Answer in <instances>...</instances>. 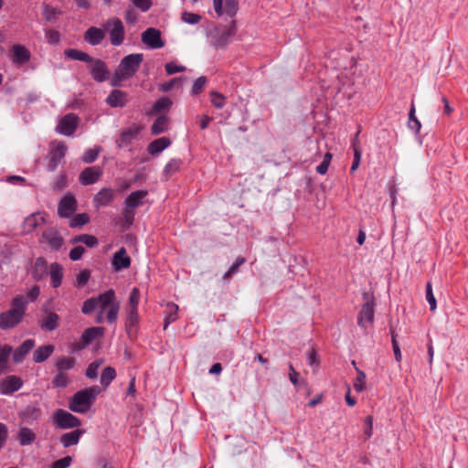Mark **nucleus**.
<instances>
[{"label":"nucleus","mask_w":468,"mask_h":468,"mask_svg":"<svg viewBox=\"0 0 468 468\" xmlns=\"http://www.w3.org/2000/svg\"><path fill=\"white\" fill-rule=\"evenodd\" d=\"M356 373H357V376L354 380L353 386L356 392H361L365 388L367 377H366V374L357 367H356Z\"/></svg>","instance_id":"47"},{"label":"nucleus","mask_w":468,"mask_h":468,"mask_svg":"<svg viewBox=\"0 0 468 468\" xmlns=\"http://www.w3.org/2000/svg\"><path fill=\"white\" fill-rule=\"evenodd\" d=\"M35 346V341L32 339H27L24 341L21 346L14 352L13 358L14 361L19 363L23 361L25 356L29 353V351Z\"/></svg>","instance_id":"25"},{"label":"nucleus","mask_w":468,"mask_h":468,"mask_svg":"<svg viewBox=\"0 0 468 468\" xmlns=\"http://www.w3.org/2000/svg\"><path fill=\"white\" fill-rule=\"evenodd\" d=\"M373 435V417L367 416L365 419V427H364V437L365 440H368Z\"/></svg>","instance_id":"58"},{"label":"nucleus","mask_w":468,"mask_h":468,"mask_svg":"<svg viewBox=\"0 0 468 468\" xmlns=\"http://www.w3.org/2000/svg\"><path fill=\"white\" fill-rule=\"evenodd\" d=\"M225 101H226V97L223 96L222 94L217 92V91H212L210 93V101L211 103L218 109H221L225 106Z\"/></svg>","instance_id":"51"},{"label":"nucleus","mask_w":468,"mask_h":468,"mask_svg":"<svg viewBox=\"0 0 468 468\" xmlns=\"http://www.w3.org/2000/svg\"><path fill=\"white\" fill-rule=\"evenodd\" d=\"M90 73L92 78L97 81H104L109 77V70L102 60L97 59L92 61Z\"/></svg>","instance_id":"22"},{"label":"nucleus","mask_w":468,"mask_h":468,"mask_svg":"<svg viewBox=\"0 0 468 468\" xmlns=\"http://www.w3.org/2000/svg\"><path fill=\"white\" fill-rule=\"evenodd\" d=\"M49 275L51 279V285L58 288L61 285L63 279V268L60 264L54 262L49 267Z\"/></svg>","instance_id":"26"},{"label":"nucleus","mask_w":468,"mask_h":468,"mask_svg":"<svg viewBox=\"0 0 468 468\" xmlns=\"http://www.w3.org/2000/svg\"><path fill=\"white\" fill-rule=\"evenodd\" d=\"M46 214L42 212L32 213L27 217L23 222V231L26 233H31L36 229L41 227L46 223Z\"/></svg>","instance_id":"14"},{"label":"nucleus","mask_w":468,"mask_h":468,"mask_svg":"<svg viewBox=\"0 0 468 468\" xmlns=\"http://www.w3.org/2000/svg\"><path fill=\"white\" fill-rule=\"evenodd\" d=\"M17 438L20 445L27 446L32 444L36 440V433L29 428L22 427L19 429Z\"/></svg>","instance_id":"29"},{"label":"nucleus","mask_w":468,"mask_h":468,"mask_svg":"<svg viewBox=\"0 0 468 468\" xmlns=\"http://www.w3.org/2000/svg\"><path fill=\"white\" fill-rule=\"evenodd\" d=\"M235 34L236 25L235 22L232 21L229 26L216 30V35L212 39V45L216 48L225 47L230 42V39L235 36Z\"/></svg>","instance_id":"7"},{"label":"nucleus","mask_w":468,"mask_h":468,"mask_svg":"<svg viewBox=\"0 0 468 468\" xmlns=\"http://www.w3.org/2000/svg\"><path fill=\"white\" fill-rule=\"evenodd\" d=\"M142 54H130L125 56L115 69L111 83L112 86H119L121 82L131 79L140 68L143 62Z\"/></svg>","instance_id":"2"},{"label":"nucleus","mask_w":468,"mask_h":468,"mask_svg":"<svg viewBox=\"0 0 468 468\" xmlns=\"http://www.w3.org/2000/svg\"><path fill=\"white\" fill-rule=\"evenodd\" d=\"M213 7L218 16L233 17L239 10V4L237 0H213Z\"/></svg>","instance_id":"11"},{"label":"nucleus","mask_w":468,"mask_h":468,"mask_svg":"<svg viewBox=\"0 0 468 468\" xmlns=\"http://www.w3.org/2000/svg\"><path fill=\"white\" fill-rule=\"evenodd\" d=\"M90 271L89 270L81 271L77 276V286L82 287L86 285L90 280Z\"/></svg>","instance_id":"61"},{"label":"nucleus","mask_w":468,"mask_h":468,"mask_svg":"<svg viewBox=\"0 0 468 468\" xmlns=\"http://www.w3.org/2000/svg\"><path fill=\"white\" fill-rule=\"evenodd\" d=\"M116 371L113 367H108L103 369L101 376V384L107 388L111 382L115 378Z\"/></svg>","instance_id":"43"},{"label":"nucleus","mask_w":468,"mask_h":468,"mask_svg":"<svg viewBox=\"0 0 468 468\" xmlns=\"http://www.w3.org/2000/svg\"><path fill=\"white\" fill-rule=\"evenodd\" d=\"M353 149H354V160H353V164L351 166L352 172L356 171L358 168L360 160H361V155H362L357 140H355L353 142Z\"/></svg>","instance_id":"49"},{"label":"nucleus","mask_w":468,"mask_h":468,"mask_svg":"<svg viewBox=\"0 0 468 468\" xmlns=\"http://www.w3.org/2000/svg\"><path fill=\"white\" fill-rule=\"evenodd\" d=\"M30 51L22 45H15L12 48V61L18 65H23L30 59Z\"/></svg>","instance_id":"21"},{"label":"nucleus","mask_w":468,"mask_h":468,"mask_svg":"<svg viewBox=\"0 0 468 468\" xmlns=\"http://www.w3.org/2000/svg\"><path fill=\"white\" fill-rule=\"evenodd\" d=\"M77 210V200L71 194L64 196L58 203V213L61 218H69Z\"/></svg>","instance_id":"13"},{"label":"nucleus","mask_w":468,"mask_h":468,"mask_svg":"<svg viewBox=\"0 0 468 468\" xmlns=\"http://www.w3.org/2000/svg\"><path fill=\"white\" fill-rule=\"evenodd\" d=\"M206 83H207L206 77L197 78L193 84L192 90H191L192 94L197 95V94L200 93L203 90Z\"/></svg>","instance_id":"57"},{"label":"nucleus","mask_w":468,"mask_h":468,"mask_svg":"<svg viewBox=\"0 0 468 468\" xmlns=\"http://www.w3.org/2000/svg\"><path fill=\"white\" fill-rule=\"evenodd\" d=\"M42 242H46L48 244L51 250H58L63 244V239L61 236L54 229H48L43 232Z\"/></svg>","instance_id":"19"},{"label":"nucleus","mask_w":468,"mask_h":468,"mask_svg":"<svg viewBox=\"0 0 468 468\" xmlns=\"http://www.w3.org/2000/svg\"><path fill=\"white\" fill-rule=\"evenodd\" d=\"M54 423L60 429H72L80 426L79 418L64 410H57L53 414Z\"/></svg>","instance_id":"5"},{"label":"nucleus","mask_w":468,"mask_h":468,"mask_svg":"<svg viewBox=\"0 0 468 468\" xmlns=\"http://www.w3.org/2000/svg\"><path fill=\"white\" fill-rule=\"evenodd\" d=\"M41 417V410L37 405H28L24 412H23V418L27 421H33L37 420Z\"/></svg>","instance_id":"37"},{"label":"nucleus","mask_w":468,"mask_h":468,"mask_svg":"<svg viewBox=\"0 0 468 468\" xmlns=\"http://www.w3.org/2000/svg\"><path fill=\"white\" fill-rule=\"evenodd\" d=\"M65 56L69 58L74 59V60H80V61H85V62H92V58L88 55L87 53L75 49V48H69L66 49L64 52Z\"/></svg>","instance_id":"33"},{"label":"nucleus","mask_w":468,"mask_h":468,"mask_svg":"<svg viewBox=\"0 0 468 468\" xmlns=\"http://www.w3.org/2000/svg\"><path fill=\"white\" fill-rule=\"evenodd\" d=\"M52 383L56 388H66L70 383V379L66 372L58 371Z\"/></svg>","instance_id":"44"},{"label":"nucleus","mask_w":468,"mask_h":468,"mask_svg":"<svg viewBox=\"0 0 468 468\" xmlns=\"http://www.w3.org/2000/svg\"><path fill=\"white\" fill-rule=\"evenodd\" d=\"M142 42L151 49L161 48L165 46L160 30L154 27H149L143 32Z\"/></svg>","instance_id":"10"},{"label":"nucleus","mask_w":468,"mask_h":468,"mask_svg":"<svg viewBox=\"0 0 468 468\" xmlns=\"http://www.w3.org/2000/svg\"><path fill=\"white\" fill-rule=\"evenodd\" d=\"M140 300V291L133 288L130 293L127 308H138Z\"/></svg>","instance_id":"54"},{"label":"nucleus","mask_w":468,"mask_h":468,"mask_svg":"<svg viewBox=\"0 0 468 468\" xmlns=\"http://www.w3.org/2000/svg\"><path fill=\"white\" fill-rule=\"evenodd\" d=\"M90 221V217L87 213H80L75 215L70 222L69 227L70 228H79L85 224H87Z\"/></svg>","instance_id":"45"},{"label":"nucleus","mask_w":468,"mask_h":468,"mask_svg":"<svg viewBox=\"0 0 468 468\" xmlns=\"http://www.w3.org/2000/svg\"><path fill=\"white\" fill-rule=\"evenodd\" d=\"M96 306L97 305H96V302H95V297L90 298L83 303L81 311L83 314H89L92 311L96 310Z\"/></svg>","instance_id":"62"},{"label":"nucleus","mask_w":468,"mask_h":468,"mask_svg":"<svg viewBox=\"0 0 468 468\" xmlns=\"http://www.w3.org/2000/svg\"><path fill=\"white\" fill-rule=\"evenodd\" d=\"M167 314L165 317V329L177 319L178 305L174 303L166 304Z\"/></svg>","instance_id":"40"},{"label":"nucleus","mask_w":468,"mask_h":468,"mask_svg":"<svg viewBox=\"0 0 468 468\" xmlns=\"http://www.w3.org/2000/svg\"><path fill=\"white\" fill-rule=\"evenodd\" d=\"M331 159H332V154L329 153H326L324 156L323 162L316 167L317 173H319L320 175H324L327 172Z\"/></svg>","instance_id":"56"},{"label":"nucleus","mask_w":468,"mask_h":468,"mask_svg":"<svg viewBox=\"0 0 468 468\" xmlns=\"http://www.w3.org/2000/svg\"><path fill=\"white\" fill-rule=\"evenodd\" d=\"M59 15L60 11L58 8L51 6L46 3L42 4V16L47 21H55Z\"/></svg>","instance_id":"38"},{"label":"nucleus","mask_w":468,"mask_h":468,"mask_svg":"<svg viewBox=\"0 0 468 468\" xmlns=\"http://www.w3.org/2000/svg\"><path fill=\"white\" fill-rule=\"evenodd\" d=\"M112 267L114 271H119L122 269H128L131 265V259L128 256L126 250L121 248L112 258Z\"/></svg>","instance_id":"18"},{"label":"nucleus","mask_w":468,"mask_h":468,"mask_svg":"<svg viewBox=\"0 0 468 468\" xmlns=\"http://www.w3.org/2000/svg\"><path fill=\"white\" fill-rule=\"evenodd\" d=\"M81 242L87 245L90 248H92L98 244V239L95 236L90 235V234H82L74 237L71 239V243H78Z\"/></svg>","instance_id":"41"},{"label":"nucleus","mask_w":468,"mask_h":468,"mask_svg":"<svg viewBox=\"0 0 468 468\" xmlns=\"http://www.w3.org/2000/svg\"><path fill=\"white\" fill-rule=\"evenodd\" d=\"M59 316L55 313H48L40 322V327L47 331H53L58 325Z\"/></svg>","instance_id":"31"},{"label":"nucleus","mask_w":468,"mask_h":468,"mask_svg":"<svg viewBox=\"0 0 468 468\" xmlns=\"http://www.w3.org/2000/svg\"><path fill=\"white\" fill-rule=\"evenodd\" d=\"M102 175V169L99 166H90L85 168L80 175V182L83 186L96 183Z\"/></svg>","instance_id":"15"},{"label":"nucleus","mask_w":468,"mask_h":468,"mask_svg":"<svg viewBox=\"0 0 468 468\" xmlns=\"http://www.w3.org/2000/svg\"><path fill=\"white\" fill-rule=\"evenodd\" d=\"M101 392L97 385L77 391L69 401V409L76 413H87Z\"/></svg>","instance_id":"1"},{"label":"nucleus","mask_w":468,"mask_h":468,"mask_svg":"<svg viewBox=\"0 0 468 468\" xmlns=\"http://www.w3.org/2000/svg\"><path fill=\"white\" fill-rule=\"evenodd\" d=\"M169 119L167 116L158 117L151 127L154 135L160 134L168 129Z\"/></svg>","instance_id":"32"},{"label":"nucleus","mask_w":468,"mask_h":468,"mask_svg":"<svg viewBox=\"0 0 468 468\" xmlns=\"http://www.w3.org/2000/svg\"><path fill=\"white\" fill-rule=\"evenodd\" d=\"M244 262H245V258L238 257L236 259L235 262L229 267V271L224 274L223 279H229L233 274L238 272L239 266L242 265Z\"/></svg>","instance_id":"52"},{"label":"nucleus","mask_w":468,"mask_h":468,"mask_svg":"<svg viewBox=\"0 0 468 468\" xmlns=\"http://www.w3.org/2000/svg\"><path fill=\"white\" fill-rule=\"evenodd\" d=\"M426 301L430 304L431 311H432V312L435 311L437 308V303H436V299L432 292V286H431V282H428L426 285Z\"/></svg>","instance_id":"53"},{"label":"nucleus","mask_w":468,"mask_h":468,"mask_svg":"<svg viewBox=\"0 0 468 468\" xmlns=\"http://www.w3.org/2000/svg\"><path fill=\"white\" fill-rule=\"evenodd\" d=\"M53 351H54V346L52 345H46V346H39L38 348H37L34 351L33 360L36 363H42L51 356Z\"/></svg>","instance_id":"27"},{"label":"nucleus","mask_w":468,"mask_h":468,"mask_svg":"<svg viewBox=\"0 0 468 468\" xmlns=\"http://www.w3.org/2000/svg\"><path fill=\"white\" fill-rule=\"evenodd\" d=\"M147 195V190L133 191L125 198L124 206L134 210L136 207H141L144 204V199Z\"/></svg>","instance_id":"20"},{"label":"nucleus","mask_w":468,"mask_h":468,"mask_svg":"<svg viewBox=\"0 0 468 468\" xmlns=\"http://www.w3.org/2000/svg\"><path fill=\"white\" fill-rule=\"evenodd\" d=\"M115 196V191L110 187L101 189L93 198V203L96 207H106L110 205Z\"/></svg>","instance_id":"16"},{"label":"nucleus","mask_w":468,"mask_h":468,"mask_svg":"<svg viewBox=\"0 0 468 468\" xmlns=\"http://www.w3.org/2000/svg\"><path fill=\"white\" fill-rule=\"evenodd\" d=\"M172 101L167 97H162L155 101L151 111V114H158L170 109Z\"/></svg>","instance_id":"35"},{"label":"nucleus","mask_w":468,"mask_h":468,"mask_svg":"<svg viewBox=\"0 0 468 468\" xmlns=\"http://www.w3.org/2000/svg\"><path fill=\"white\" fill-rule=\"evenodd\" d=\"M76 359L71 356H63L58 359L56 362V367L58 371L66 372L74 367Z\"/></svg>","instance_id":"39"},{"label":"nucleus","mask_w":468,"mask_h":468,"mask_svg":"<svg viewBox=\"0 0 468 468\" xmlns=\"http://www.w3.org/2000/svg\"><path fill=\"white\" fill-rule=\"evenodd\" d=\"M171 144V141L167 137H161L153 141L148 145V153L151 154H157L164 151Z\"/></svg>","instance_id":"28"},{"label":"nucleus","mask_w":468,"mask_h":468,"mask_svg":"<svg viewBox=\"0 0 468 468\" xmlns=\"http://www.w3.org/2000/svg\"><path fill=\"white\" fill-rule=\"evenodd\" d=\"M12 351V347L7 345L0 346V374L7 370V361Z\"/></svg>","instance_id":"36"},{"label":"nucleus","mask_w":468,"mask_h":468,"mask_svg":"<svg viewBox=\"0 0 468 468\" xmlns=\"http://www.w3.org/2000/svg\"><path fill=\"white\" fill-rule=\"evenodd\" d=\"M105 37L103 29L91 27L84 34V39L91 46L99 45Z\"/></svg>","instance_id":"23"},{"label":"nucleus","mask_w":468,"mask_h":468,"mask_svg":"<svg viewBox=\"0 0 468 468\" xmlns=\"http://www.w3.org/2000/svg\"><path fill=\"white\" fill-rule=\"evenodd\" d=\"M106 101L112 107H122L127 102L126 93L119 90H114L109 94Z\"/></svg>","instance_id":"24"},{"label":"nucleus","mask_w":468,"mask_h":468,"mask_svg":"<svg viewBox=\"0 0 468 468\" xmlns=\"http://www.w3.org/2000/svg\"><path fill=\"white\" fill-rule=\"evenodd\" d=\"M45 35L49 44L55 45L59 42V34L58 31L49 29L46 31Z\"/></svg>","instance_id":"63"},{"label":"nucleus","mask_w":468,"mask_h":468,"mask_svg":"<svg viewBox=\"0 0 468 468\" xmlns=\"http://www.w3.org/2000/svg\"><path fill=\"white\" fill-rule=\"evenodd\" d=\"M78 123V116L69 113L59 120L56 131L62 135L70 136L77 129Z\"/></svg>","instance_id":"12"},{"label":"nucleus","mask_w":468,"mask_h":468,"mask_svg":"<svg viewBox=\"0 0 468 468\" xmlns=\"http://www.w3.org/2000/svg\"><path fill=\"white\" fill-rule=\"evenodd\" d=\"M102 360H97L90 363L86 370V377L90 379H95L98 377V369L102 364Z\"/></svg>","instance_id":"50"},{"label":"nucleus","mask_w":468,"mask_h":468,"mask_svg":"<svg viewBox=\"0 0 468 468\" xmlns=\"http://www.w3.org/2000/svg\"><path fill=\"white\" fill-rule=\"evenodd\" d=\"M27 310V301L24 295L16 296L8 311L0 314V328L8 330L16 326L23 319Z\"/></svg>","instance_id":"3"},{"label":"nucleus","mask_w":468,"mask_h":468,"mask_svg":"<svg viewBox=\"0 0 468 468\" xmlns=\"http://www.w3.org/2000/svg\"><path fill=\"white\" fill-rule=\"evenodd\" d=\"M165 71L168 75L186 71V67L177 65L175 62L165 64Z\"/></svg>","instance_id":"60"},{"label":"nucleus","mask_w":468,"mask_h":468,"mask_svg":"<svg viewBox=\"0 0 468 468\" xmlns=\"http://www.w3.org/2000/svg\"><path fill=\"white\" fill-rule=\"evenodd\" d=\"M138 308H126V326L131 329L138 322Z\"/></svg>","instance_id":"46"},{"label":"nucleus","mask_w":468,"mask_h":468,"mask_svg":"<svg viewBox=\"0 0 468 468\" xmlns=\"http://www.w3.org/2000/svg\"><path fill=\"white\" fill-rule=\"evenodd\" d=\"M104 329L102 327H90L86 329L82 334V340L85 344L90 343L92 340L102 336Z\"/></svg>","instance_id":"34"},{"label":"nucleus","mask_w":468,"mask_h":468,"mask_svg":"<svg viewBox=\"0 0 468 468\" xmlns=\"http://www.w3.org/2000/svg\"><path fill=\"white\" fill-rule=\"evenodd\" d=\"M182 20L185 22V23H187V24H190V25H195V24H197L200 19H201V16L199 15H197V14H194V13H189V12H184L182 13Z\"/></svg>","instance_id":"59"},{"label":"nucleus","mask_w":468,"mask_h":468,"mask_svg":"<svg viewBox=\"0 0 468 468\" xmlns=\"http://www.w3.org/2000/svg\"><path fill=\"white\" fill-rule=\"evenodd\" d=\"M22 387V381L16 376H9L0 383V394L9 395Z\"/></svg>","instance_id":"17"},{"label":"nucleus","mask_w":468,"mask_h":468,"mask_svg":"<svg viewBox=\"0 0 468 468\" xmlns=\"http://www.w3.org/2000/svg\"><path fill=\"white\" fill-rule=\"evenodd\" d=\"M71 461V457L66 456L62 459L54 462L51 468H67L70 465Z\"/></svg>","instance_id":"64"},{"label":"nucleus","mask_w":468,"mask_h":468,"mask_svg":"<svg viewBox=\"0 0 468 468\" xmlns=\"http://www.w3.org/2000/svg\"><path fill=\"white\" fill-rule=\"evenodd\" d=\"M105 29L109 32L111 43L119 46L124 39V27L118 18H111L105 24Z\"/></svg>","instance_id":"6"},{"label":"nucleus","mask_w":468,"mask_h":468,"mask_svg":"<svg viewBox=\"0 0 468 468\" xmlns=\"http://www.w3.org/2000/svg\"><path fill=\"white\" fill-rule=\"evenodd\" d=\"M98 154H99V149H97V148L88 149L83 154L82 161L87 164L92 163L97 159Z\"/></svg>","instance_id":"55"},{"label":"nucleus","mask_w":468,"mask_h":468,"mask_svg":"<svg viewBox=\"0 0 468 468\" xmlns=\"http://www.w3.org/2000/svg\"><path fill=\"white\" fill-rule=\"evenodd\" d=\"M367 302L363 304L362 309L359 313L357 323L358 325L364 329H367L372 325L374 322V301L369 300L365 294Z\"/></svg>","instance_id":"9"},{"label":"nucleus","mask_w":468,"mask_h":468,"mask_svg":"<svg viewBox=\"0 0 468 468\" xmlns=\"http://www.w3.org/2000/svg\"><path fill=\"white\" fill-rule=\"evenodd\" d=\"M67 152V146L62 142L54 141L50 144L49 163L48 165L49 171H54L60 161L64 158Z\"/></svg>","instance_id":"8"},{"label":"nucleus","mask_w":468,"mask_h":468,"mask_svg":"<svg viewBox=\"0 0 468 468\" xmlns=\"http://www.w3.org/2000/svg\"><path fill=\"white\" fill-rule=\"evenodd\" d=\"M184 80L185 79L182 78V77H180V78H174L171 80H169L168 82L160 84L159 85V90L161 91H163V92L169 91L172 89H174L175 87L181 86Z\"/></svg>","instance_id":"48"},{"label":"nucleus","mask_w":468,"mask_h":468,"mask_svg":"<svg viewBox=\"0 0 468 468\" xmlns=\"http://www.w3.org/2000/svg\"><path fill=\"white\" fill-rule=\"evenodd\" d=\"M96 310L101 313L107 312V320L113 323L117 320L120 303L115 300V292L113 290L101 293L95 297Z\"/></svg>","instance_id":"4"},{"label":"nucleus","mask_w":468,"mask_h":468,"mask_svg":"<svg viewBox=\"0 0 468 468\" xmlns=\"http://www.w3.org/2000/svg\"><path fill=\"white\" fill-rule=\"evenodd\" d=\"M48 268V263L43 258H37L35 262V268H34V278L37 280L42 279V277L45 275Z\"/></svg>","instance_id":"42"},{"label":"nucleus","mask_w":468,"mask_h":468,"mask_svg":"<svg viewBox=\"0 0 468 468\" xmlns=\"http://www.w3.org/2000/svg\"><path fill=\"white\" fill-rule=\"evenodd\" d=\"M82 433L83 431L80 430H75L73 431L67 432L61 436L60 441L65 448L76 445L78 444Z\"/></svg>","instance_id":"30"}]
</instances>
